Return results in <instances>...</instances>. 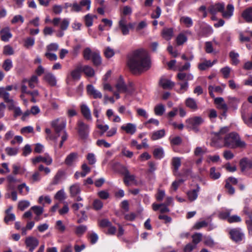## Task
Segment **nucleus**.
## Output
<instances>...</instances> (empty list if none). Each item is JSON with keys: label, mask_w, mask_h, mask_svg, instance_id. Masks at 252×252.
Returning <instances> with one entry per match:
<instances>
[{"label": "nucleus", "mask_w": 252, "mask_h": 252, "mask_svg": "<svg viewBox=\"0 0 252 252\" xmlns=\"http://www.w3.org/2000/svg\"><path fill=\"white\" fill-rule=\"evenodd\" d=\"M66 124V120L63 118L56 119L51 122V125L56 133L55 136L51 134V129L48 128L45 129V132L48 135L47 138L56 141L57 138L61 136V141L59 145L60 148L63 146V142L66 140L68 137V134L65 130Z\"/></svg>", "instance_id": "nucleus-2"}, {"label": "nucleus", "mask_w": 252, "mask_h": 252, "mask_svg": "<svg viewBox=\"0 0 252 252\" xmlns=\"http://www.w3.org/2000/svg\"><path fill=\"white\" fill-rule=\"evenodd\" d=\"M224 9L223 3H217L210 5L208 8L209 12L213 15H215L218 12H223Z\"/></svg>", "instance_id": "nucleus-9"}, {"label": "nucleus", "mask_w": 252, "mask_h": 252, "mask_svg": "<svg viewBox=\"0 0 252 252\" xmlns=\"http://www.w3.org/2000/svg\"><path fill=\"white\" fill-rule=\"evenodd\" d=\"M5 152L8 155L12 156L17 154L18 150L16 148L7 147L5 149Z\"/></svg>", "instance_id": "nucleus-59"}, {"label": "nucleus", "mask_w": 252, "mask_h": 252, "mask_svg": "<svg viewBox=\"0 0 252 252\" xmlns=\"http://www.w3.org/2000/svg\"><path fill=\"white\" fill-rule=\"evenodd\" d=\"M234 10V7L232 4H228L226 7V11L221 12L222 13V16L225 18H229L233 14Z\"/></svg>", "instance_id": "nucleus-30"}, {"label": "nucleus", "mask_w": 252, "mask_h": 252, "mask_svg": "<svg viewBox=\"0 0 252 252\" xmlns=\"http://www.w3.org/2000/svg\"><path fill=\"white\" fill-rule=\"evenodd\" d=\"M44 79L50 86H55L57 83V80L55 75L50 73L47 72L45 74Z\"/></svg>", "instance_id": "nucleus-17"}, {"label": "nucleus", "mask_w": 252, "mask_h": 252, "mask_svg": "<svg viewBox=\"0 0 252 252\" xmlns=\"http://www.w3.org/2000/svg\"><path fill=\"white\" fill-rule=\"evenodd\" d=\"M87 159L88 160L89 163L91 165L94 164L96 162L95 156L93 153L88 154L87 157Z\"/></svg>", "instance_id": "nucleus-58"}, {"label": "nucleus", "mask_w": 252, "mask_h": 252, "mask_svg": "<svg viewBox=\"0 0 252 252\" xmlns=\"http://www.w3.org/2000/svg\"><path fill=\"white\" fill-rule=\"evenodd\" d=\"M55 199L62 201L65 198V194L63 190L58 191L55 195Z\"/></svg>", "instance_id": "nucleus-55"}, {"label": "nucleus", "mask_w": 252, "mask_h": 252, "mask_svg": "<svg viewBox=\"0 0 252 252\" xmlns=\"http://www.w3.org/2000/svg\"><path fill=\"white\" fill-rule=\"evenodd\" d=\"M163 150L162 148H156L153 152L154 156L157 159H160L163 157Z\"/></svg>", "instance_id": "nucleus-41"}, {"label": "nucleus", "mask_w": 252, "mask_h": 252, "mask_svg": "<svg viewBox=\"0 0 252 252\" xmlns=\"http://www.w3.org/2000/svg\"><path fill=\"white\" fill-rule=\"evenodd\" d=\"M115 88L118 92L128 94H132L134 91V88L132 84L126 85L121 77L117 81L115 85Z\"/></svg>", "instance_id": "nucleus-4"}, {"label": "nucleus", "mask_w": 252, "mask_h": 252, "mask_svg": "<svg viewBox=\"0 0 252 252\" xmlns=\"http://www.w3.org/2000/svg\"><path fill=\"white\" fill-rule=\"evenodd\" d=\"M203 122V120L200 117H195L186 120V123L188 124L187 126L193 130H196L197 126L200 125Z\"/></svg>", "instance_id": "nucleus-5"}, {"label": "nucleus", "mask_w": 252, "mask_h": 252, "mask_svg": "<svg viewBox=\"0 0 252 252\" xmlns=\"http://www.w3.org/2000/svg\"><path fill=\"white\" fill-rule=\"evenodd\" d=\"M210 176L214 180L219 179L220 176V172L216 171L215 167H211L210 170Z\"/></svg>", "instance_id": "nucleus-42"}, {"label": "nucleus", "mask_w": 252, "mask_h": 252, "mask_svg": "<svg viewBox=\"0 0 252 252\" xmlns=\"http://www.w3.org/2000/svg\"><path fill=\"white\" fill-rule=\"evenodd\" d=\"M207 150L205 147H197L194 151V154L197 157H202L204 154L207 153Z\"/></svg>", "instance_id": "nucleus-38"}, {"label": "nucleus", "mask_w": 252, "mask_h": 252, "mask_svg": "<svg viewBox=\"0 0 252 252\" xmlns=\"http://www.w3.org/2000/svg\"><path fill=\"white\" fill-rule=\"evenodd\" d=\"M30 205V202L27 200L21 201L18 203V208L21 211H23L28 208Z\"/></svg>", "instance_id": "nucleus-47"}, {"label": "nucleus", "mask_w": 252, "mask_h": 252, "mask_svg": "<svg viewBox=\"0 0 252 252\" xmlns=\"http://www.w3.org/2000/svg\"><path fill=\"white\" fill-rule=\"evenodd\" d=\"M213 65V63H211V61L205 60L198 64V67L200 70H205Z\"/></svg>", "instance_id": "nucleus-29"}, {"label": "nucleus", "mask_w": 252, "mask_h": 252, "mask_svg": "<svg viewBox=\"0 0 252 252\" xmlns=\"http://www.w3.org/2000/svg\"><path fill=\"white\" fill-rule=\"evenodd\" d=\"M150 54L145 48H137L128 53L126 65L133 74H140L151 67Z\"/></svg>", "instance_id": "nucleus-1"}, {"label": "nucleus", "mask_w": 252, "mask_h": 252, "mask_svg": "<svg viewBox=\"0 0 252 252\" xmlns=\"http://www.w3.org/2000/svg\"><path fill=\"white\" fill-rule=\"evenodd\" d=\"M81 112L84 117L88 120H92V116L91 114V111L88 107L85 105H82L81 107Z\"/></svg>", "instance_id": "nucleus-26"}, {"label": "nucleus", "mask_w": 252, "mask_h": 252, "mask_svg": "<svg viewBox=\"0 0 252 252\" xmlns=\"http://www.w3.org/2000/svg\"><path fill=\"white\" fill-rule=\"evenodd\" d=\"M228 131V128L227 127L221 128L219 131L215 133V138L217 139H221V135L225 134Z\"/></svg>", "instance_id": "nucleus-44"}, {"label": "nucleus", "mask_w": 252, "mask_h": 252, "mask_svg": "<svg viewBox=\"0 0 252 252\" xmlns=\"http://www.w3.org/2000/svg\"><path fill=\"white\" fill-rule=\"evenodd\" d=\"M121 128L125 130L127 133L133 134L136 130V126L134 124L128 123L125 125H123Z\"/></svg>", "instance_id": "nucleus-18"}, {"label": "nucleus", "mask_w": 252, "mask_h": 252, "mask_svg": "<svg viewBox=\"0 0 252 252\" xmlns=\"http://www.w3.org/2000/svg\"><path fill=\"white\" fill-rule=\"evenodd\" d=\"M165 135L164 129L159 130L153 133L151 138L153 140H156L163 137Z\"/></svg>", "instance_id": "nucleus-32"}, {"label": "nucleus", "mask_w": 252, "mask_h": 252, "mask_svg": "<svg viewBox=\"0 0 252 252\" xmlns=\"http://www.w3.org/2000/svg\"><path fill=\"white\" fill-rule=\"evenodd\" d=\"M78 132L82 138H86L89 133V126L82 122H79Z\"/></svg>", "instance_id": "nucleus-10"}, {"label": "nucleus", "mask_w": 252, "mask_h": 252, "mask_svg": "<svg viewBox=\"0 0 252 252\" xmlns=\"http://www.w3.org/2000/svg\"><path fill=\"white\" fill-rule=\"evenodd\" d=\"M38 81V80L37 77L35 75H33L29 80H25L24 81V82H28L29 87H30L31 89H33L35 87V85L37 84Z\"/></svg>", "instance_id": "nucleus-33"}, {"label": "nucleus", "mask_w": 252, "mask_h": 252, "mask_svg": "<svg viewBox=\"0 0 252 252\" xmlns=\"http://www.w3.org/2000/svg\"><path fill=\"white\" fill-rule=\"evenodd\" d=\"M69 24V21L67 19H63L61 22L60 28L63 31L66 30Z\"/></svg>", "instance_id": "nucleus-57"}, {"label": "nucleus", "mask_w": 252, "mask_h": 252, "mask_svg": "<svg viewBox=\"0 0 252 252\" xmlns=\"http://www.w3.org/2000/svg\"><path fill=\"white\" fill-rule=\"evenodd\" d=\"M0 97L3 98L5 102L11 99L9 97V94L5 91V89L3 87H0Z\"/></svg>", "instance_id": "nucleus-37"}, {"label": "nucleus", "mask_w": 252, "mask_h": 252, "mask_svg": "<svg viewBox=\"0 0 252 252\" xmlns=\"http://www.w3.org/2000/svg\"><path fill=\"white\" fill-rule=\"evenodd\" d=\"M25 244L26 247L29 248L31 252H33V250L38 245L39 241L35 237L29 236L25 239Z\"/></svg>", "instance_id": "nucleus-6"}, {"label": "nucleus", "mask_w": 252, "mask_h": 252, "mask_svg": "<svg viewBox=\"0 0 252 252\" xmlns=\"http://www.w3.org/2000/svg\"><path fill=\"white\" fill-rule=\"evenodd\" d=\"M6 216L4 218V220L5 223H7L10 221H13L15 219V216L14 214L9 213L5 214Z\"/></svg>", "instance_id": "nucleus-63"}, {"label": "nucleus", "mask_w": 252, "mask_h": 252, "mask_svg": "<svg viewBox=\"0 0 252 252\" xmlns=\"http://www.w3.org/2000/svg\"><path fill=\"white\" fill-rule=\"evenodd\" d=\"M65 175L66 173L64 171L62 170H59L53 180L52 184L57 185L62 178L65 177Z\"/></svg>", "instance_id": "nucleus-22"}, {"label": "nucleus", "mask_w": 252, "mask_h": 252, "mask_svg": "<svg viewBox=\"0 0 252 252\" xmlns=\"http://www.w3.org/2000/svg\"><path fill=\"white\" fill-rule=\"evenodd\" d=\"M154 111L156 115L161 116L165 111V107L162 104H159L155 106Z\"/></svg>", "instance_id": "nucleus-39"}, {"label": "nucleus", "mask_w": 252, "mask_h": 252, "mask_svg": "<svg viewBox=\"0 0 252 252\" xmlns=\"http://www.w3.org/2000/svg\"><path fill=\"white\" fill-rule=\"evenodd\" d=\"M69 191L70 195L72 197H74L77 194L80 193L81 191L80 187L79 184H75L70 187Z\"/></svg>", "instance_id": "nucleus-25"}, {"label": "nucleus", "mask_w": 252, "mask_h": 252, "mask_svg": "<svg viewBox=\"0 0 252 252\" xmlns=\"http://www.w3.org/2000/svg\"><path fill=\"white\" fill-rule=\"evenodd\" d=\"M19 22H20L21 23H23L24 22V18L21 15H17L14 16L11 20L12 24H16Z\"/></svg>", "instance_id": "nucleus-56"}, {"label": "nucleus", "mask_w": 252, "mask_h": 252, "mask_svg": "<svg viewBox=\"0 0 252 252\" xmlns=\"http://www.w3.org/2000/svg\"><path fill=\"white\" fill-rule=\"evenodd\" d=\"M229 234L232 240L236 242L242 241L244 238V234L239 228L231 229L229 231Z\"/></svg>", "instance_id": "nucleus-7"}, {"label": "nucleus", "mask_w": 252, "mask_h": 252, "mask_svg": "<svg viewBox=\"0 0 252 252\" xmlns=\"http://www.w3.org/2000/svg\"><path fill=\"white\" fill-rule=\"evenodd\" d=\"M242 118L244 123L249 127H252V114L250 115H247L246 112H242Z\"/></svg>", "instance_id": "nucleus-27"}, {"label": "nucleus", "mask_w": 252, "mask_h": 252, "mask_svg": "<svg viewBox=\"0 0 252 252\" xmlns=\"http://www.w3.org/2000/svg\"><path fill=\"white\" fill-rule=\"evenodd\" d=\"M116 52L112 48H105L104 50V54L107 58H110L113 57Z\"/></svg>", "instance_id": "nucleus-50"}, {"label": "nucleus", "mask_w": 252, "mask_h": 252, "mask_svg": "<svg viewBox=\"0 0 252 252\" xmlns=\"http://www.w3.org/2000/svg\"><path fill=\"white\" fill-rule=\"evenodd\" d=\"M31 209L33 210L37 216H39L43 213V208L40 206H34L32 207Z\"/></svg>", "instance_id": "nucleus-62"}, {"label": "nucleus", "mask_w": 252, "mask_h": 252, "mask_svg": "<svg viewBox=\"0 0 252 252\" xmlns=\"http://www.w3.org/2000/svg\"><path fill=\"white\" fill-rule=\"evenodd\" d=\"M242 16L247 22L252 23V7L246 9L242 14Z\"/></svg>", "instance_id": "nucleus-20"}, {"label": "nucleus", "mask_w": 252, "mask_h": 252, "mask_svg": "<svg viewBox=\"0 0 252 252\" xmlns=\"http://www.w3.org/2000/svg\"><path fill=\"white\" fill-rule=\"evenodd\" d=\"M202 235L200 233H195L192 236V243L195 246L202 239Z\"/></svg>", "instance_id": "nucleus-40"}, {"label": "nucleus", "mask_w": 252, "mask_h": 252, "mask_svg": "<svg viewBox=\"0 0 252 252\" xmlns=\"http://www.w3.org/2000/svg\"><path fill=\"white\" fill-rule=\"evenodd\" d=\"M160 85L164 89H170L174 86V83L166 79H161L160 80Z\"/></svg>", "instance_id": "nucleus-23"}, {"label": "nucleus", "mask_w": 252, "mask_h": 252, "mask_svg": "<svg viewBox=\"0 0 252 252\" xmlns=\"http://www.w3.org/2000/svg\"><path fill=\"white\" fill-rule=\"evenodd\" d=\"M41 161L47 165H50L52 162V159L48 155H46L45 157L38 156L32 159V162L34 164Z\"/></svg>", "instance_id": "nucleus-14"}, {"label": "nucleus", "mask_w": 252, "mask_h": 252, "mask_svg": "<svg viewBox=\"0 0 252 252\" xmlns=\"http://www.w3.org/2000/svg\"><path fill=\"white\" fill-rule=\"evenodd\" d=\"M215 103L217 105L218 108L223 110L222 115L225 116V113L227 110L228 107L225 103L224 99L222 97H217L215 98Z\"/></svg>", "instance_id": "nucleus-12"}, {"label": "nucleus", "mask_w": 252, "mask_h": 252, "mask_svg": "<svg viewBox=\"0 0 252 252\" xmlns=\"http://www.w3.org/2000/svg\"><path fill=\"white\" fill-rule=\"evenodd\" d=\"M174 32L173 28H164L161 32L162 37L165 39L169 40L173 36Z\"/></svg>", "instance_id": "nucleus-21"}, {"label": "nucleus", "mask_w": 252, "mask_h": 252, "mask_svg": "<svg viewBox=\"0 0 252 252\" xmlns=\"http://www.w3.org/2000/svg\"><path fill=\"white\" fill-rule=\"evenodd\" d=\"M82 72H83L86 76L90 77H93L94 75V69L89 65L83 66L82 65Z\"/></svg>", "instance_id": "nucleus-28"}, {"label": "nucleus", "mask_w": 252, "mask_h": 252, "mask_svg": "<svg viewBox=\"0 0 252 252\" xmlns=\"http://www.w3.org/2000/svg\"><path fill=\"white\" fill-rule=\"evenodd\" d=\"M88 94L94 99L101 98L102 94L100 92L96 90L92 85H88L87 86Z\"/></svg>", "instance_id": "nucleus-8"}, {"label": "nucleus", "mask_w": 252, "mask_h": 252, "mask_svg": "<svg viewBox=\"0 0 252 252\" xmlns=\"http://www.w3.org/2000/svg\"><path fill=\"white\" fill-rule=\"evenodd\" d=\"M124 175V181L126 185L128 186L131 182L135 184V176L133 175H131L127 169H125Z\"/></svg>", "instance_id": "nucleus-16"}, {"label": "nucleus", "mask_w": 252, "mask_h": 252, "mask_svg": "<svg viewBox=\"0 0 252 252\" xmlns=\"http://www.w3.org/2000/svg\"><path fill=\"white\" fill-rule=\"evenodd\" d=\"M94 17H95V16L90 14H87L85 16V24L87 27H90L93 25V18Z\"/></svg>", "instance_id": "nucleus-49"}, {"label": "nucleus", "mask_w": 252, "mask_h": 252, "mask_svg": "<svg viewBox=\"0 0 252 252\" xmlns=\"http://www.w3.org/2000/svg\"><path fill=\"white\" fill-rule=\"evenodd\" d=\"M92 59L94 65H98L100 63V57L98 53H93Z\"/></svg>", "instance_id": "nucleus-43"}, {"label": "nucleus", "mask_w": 252, "mask_h": 252, "mask_svg": "<svg viewBox=\"0 0 252 252\" xmlns=\"http://www.w3.org/2000/svg\"><path fill=\"white\" fill-rule=\"evenodd\" d=\"M78 157V154L76 153H71L68 155L65 160V163L67 165H71L72 163L75 161Z\"/></svg>", "instance_id": "nucleus-24"}, {"label": "nucleus", "mask_w": 252, "mask_h": 252, "mask_svg": "<svg viewBox=\"0 0 252 252\" xmlns=\"http://www.w3.org/2000/svg\"><path fill=\"white\" fill-rule=\"evenodd\" d=\"M87 226L85 225H80L76 227V234L77 235H82L87 230Z\"/></svg>", "instance_id": "nucleus-54"}, {"label": "nucleus", "mask_w": 252, "mask_h": 252, "mask_svg": "<svg viewBox=\"0 0 252 252\" xmlns=\"http://www.w3.org/2000/svg\"><path fill=\"white\" fill-rule=\"evenodd\" d=\"M69 6L71 7V11L72 12H78L82 10L81 6L77 2H74L72 4H70Z\"/></svg>", "instance_id": "nucleus-45"}, {"label": "nucleus", "mask_w": 252, "mask_h": 252, "mask_svg": "<svg viewBox=\"0 0 252 252\" xmlns=\"http://www.w3.org/2000/svg\"><path fill=\"white\" fill-rule=\"evenodd\" d=\"M186 104L187 106L192 109H196L197 108V105L195 100L192 98H188L186 99Z\"/></svg>", "instance_id": "nucleus-34"}, {"label": "nucleus", "mask_w": 252, "mask_h": 252, "mask_svg": "<svg viewBox=\"0 0 252 252\" xmlns=\"http://www.w3.org/2000/svg\"><path fill=\"white\" fill-rule=\"evenodd\" d=\"M230 71L231 68L228 66H225L220 69V72L222 74L224 78H227L229 77Z\"/></svg>", "instance_id": "nucleus-51"}, {"label": "nucleus", "mask_w": 252, "mask_h": 252, "mask_svg": "<svg viewBox=\"0 0 252 252\" xmlns=\"http://www.w3.org/2000/svg\"><path fill=\"white\" fill-rule=\"evenodd\" d=\"M0 35L1 40L4 42H7L12 37V34L10 32V28L8 27H5L0 31Z\"/></svg>", "instance_id": "nucleus-11"}, {"label": "nucleus", "mask_w": 252, "mask_h": 252, "mask_svg": "<svg viewBox=\"0 0 252 252\" xmlns=\"http://www.w3.org/2000/svg\"><path fill=\"white\" fill-rule=\"evenodd\" d=\"M239 55L238 53L232 51L229 53V57L231 60L232 63L234 65H237L239 63L238 59Z\"/></svg>", "instance_id": "nucleus-35"}, {"label": "nucleus", "mask_w": 252, "mask_h": 252, "mask_svg": "<svg viewBox=\"0 0 252 252\" xmlns=\"http://www.w3.org/2000/svg\"><path fill=\"white\" fill-rule=\"evenodd\" d=\"M181 21L185 24L187 27H189L192 25V21L190 18L188 17H182Z\"/></svg>", "instance_id": "nucleus-48"}, {"label": "nucleus", "mask_w": 252, "mask_h": 252, "mask_svg": "<svg viewBox=\"0 0 252 252\" xmlns=\"http://www.w3.org/2000/svg\"><path fill=\"white\" fill-rule=\"evenodd\" d=\"M93 206L94 209L98 210L102 207L103 203L101 201L98 199H95L94 201Z\"/></svg>", "instance_id": "nucleus-61"}, {"label": "nucleus", "mask_w": 252, "mask_h": 252, "mask_svg": "<svg viewBox=\"0 0 252 252\" xmlns=\"http://www.w3.org/2000/svg\"><path fill=\"white\" fill-rule=\"evenodd\" d=\"M241 221V218L237 215L229 216V217L228 218V221L230 223L240 222Z\"/></svg>", "instance_id": "nucleus-60"}, {"label": "nucleus", "mask_w": 252, "mask_h": 252, "mask_svg": "<svg viewBox=\"0 0 252 252\" xmlns=\"http://www.w3.org/2000/svg\"><path fill=\"white\" fill-rule=\"evenodd\" d=\"M224 146L231 148L235 147L244 148L246 146V143L244 141L240 140L239 135L237 133L232 132L225 137Z\"/></svg>", "instance_id": "nucleus-3"}, {"label": "nucleus", "mask_w": 252, "mask_h": 252, "mask_svg": "<svg viewBox=\"0 0 252 252\" xmlns=\"http://www.w3.org/2000/svg\"><path fill=\"white\" fill-rule=\"evenodd\" d=\"M82 72V63H78L76 68L70 72L72 78L74 80H78L80 79L81 72Z\"/></svg>", "instance_id": "nucleus-13"}, {"label": "nucleus", "mask_w": 252, "mask_h": 252, "mask_svg": "<svg viewBox=\"0 0 252 252\" xmlns=\"http://www.w3.org/2000/svg\"><path fill=\"white\" fill-rule=\"evenodd\" d=\"M176 42L178 46L182 45L187 40V37L183 33H180L176 37Z\"/></svg>", "instance_id": "nucleus-36"}, {"label": "nucleus", "mask_w": 252, "mask_h": 252, "mask_svg": "<svg viewBox=\"0 0 252 252\" xmlns=\"http://www.w3.org/2000/svg\"><path fill=\"white\" fill-rule=\"evenodd\" d=\"M172 165L174 167V171H177L181 165V159L179 158H174L172 159Z\"/></svg>", "instance_id": "nucleus-46"}, {"label": "nucleus", "mask_w": 252, "mask_h": 252, "mask_svg": "<svg viewBox=\"0 0 252 252\" xmlns=\"http://www.w3.org/2000/svg\"><path fill=\"white\" fill-rule=\"evenodd\" d=\"M209 90V93L211 97L214 98L215 95L213 94V92H215L218 93H222L223 92V89L220 86H209L208 87Z\"/></svg>", "instance_id": "nucleus-31"}, {"label": "nucleus", "mask_w": 252, "mask_h": 252, "mask_svg": "<svg viewBox=\"0 0 252 252\" xmlns=\"http://www.w3.org/2000/svg\"><path fill=\"white\" fill-rule=\"evenodd\" d=\"M195 247L196 246L193 244L189 243L184 248V252H190L195 248Z\"/></svg>", "instance_id": "nucleus-64"}, {"label": "nucleus", "mask_w": 252, "mask_h": 252, "mask_svg": "<svg viewBox=\"0 0 252 252\" xmlns=\"http://www.w3.org/2000/svg\"><path fill=\"white\" fill-rule=\"evenodd\" d=\"M200 188L197 185L195 189L190 190L188 192L187 195L188 198L190 201H193L196 199L198 196V192L200 191Z\"/></svg>", "instance_id": "nucleus-19"}, {"label": "nucleus", "mask_w": 252, "mask_h": 252, "mask_svg": "<svg viewBox=\"0 0 252 252\" xmlns=\"http://www.w3.org/2000/svg\"><path fill=\"white\" fill-rule=\"evenodd\" d=\"M93 54V53H92L90 48H86L83 52L84 59L87 60L92 59Z\"/></svg>", "instance_id": "nucleus-53"}, {"label": "nucleus", "mask_w": 252, "mask_h": 252, "mask_svg": "<svg viewBox=\"0 0 252 252\" xmlns=\"http://www.w3.org/2000/svg\"><path fill=\"white\" fill-rule=\"evenodd\" d=\"M2 67L5 71H9L12 67L11 61L9 59L6 60L2 65Z\"/></svg>", "instance_id": "nucleus-52"}, {"label": "nucleus", "mask_w": 252, "mask_h": 252, "mask_svg": "<svg viewBox=\"0 0 252 252\" xmlns=\"http://www.w3.org/2000/svg\"><path fill=\"white\" fill-rule=\"evenodd\" d=\"M240 165L242 171L252 168V160L244 158L241 160Z\"/></svg>", "instance_id": "nucleus-15"}]
</instances>
